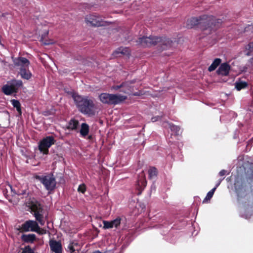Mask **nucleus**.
<instances>
[{
    "label": "nucleus",
    "instance_id": "1",
    "mask_svg": "<svg viewBox=\"0 0 253 253\" xmlns=\"http://www.w3.org/2000/svg\"><path fill=\"white\" fill-rule=\"evenodd\" d=\"M221 19H216L213 16L203 15L198 17H192L187 21V27L192 28L198 24L202 25L205 27L204 29H216L221 24Z\"/></svg>",
    "mask_w": 253,
    "mask_h": 253
},
{
    "label": "nucleus",
    "instance_id": "2",
    "mask_svg": "<svg viewBox=\"0 0 253 253\" xmlns=\"http://www.w3.org/2000/svg\"><path fill=\"white\" fill-rule=\"evenodd\" d=\"M136 42L137 45L143 47L158 45L162 49H167L169 48L172 44V41L169 39L155 36L140 37L136 40Z\"/></svg>",
    "mask_w": 253,
    "mask_h": 253
},
{
    "label": "nucleus",
    "instance_id": "3",
    "mask_svg": "<svg viewBox=\"0 0 253 253\" xmlns=\"http://www.w3.org/2000/svg\"><path fill=\"white\" fill-rule=\"evenodd\" d=\"M73 98L77 107L81 113L88 116L95 114V105L92 99L87 96L83 97L78 94H73Z\"/></svg>",
    "mask_w": 253,
    "mask_h": 253
},
{
    "label": "nucleus",
    "instance_id": "4",
    "mask_svg": "<svg viewBox=\"0 0 253 253\" xmlns=\"http://www.w3.org/2000/svg\"><path fill=\"white\" fill-rule=\"evenodd\" d=\"M14 68L19 70L18 73L21 78L25 80H29L32 76L29 70L30 61L25 57H19L12 58Z\"/></svg>",
    "mask_w": 253,
    "mask_h": 253
},
{
    "label": "nucleus",
    "instance_id": "5",
    "mask_svg": "<svg viewBox=\"0 0 253 253\" xmlns=\"http://www.w3.org/2000/svg\"><path fill=\"white\" fill-rule=\"evenodd\" d=\"M98 98L103 104L115 105L124 101L126 99L127 96L119 94L102 93L99 95Z\"/></svg>",
    "mask_w": 253,
    "mask_h": 253
},
{
    "label": "nucleus",
    "instance_id": "6",
    "mask_svg": "<svg viewBox=\"0 0 253 253\" xmlns=\"http://www.w3.org/2000/svg\"><path fill=\"white\" fill-rule=\"evenodd\" d=\"M23 83L21 80H11L2 87V92L7 95L16 93L19 88L22 86Z\"/></svg>",
    "mask_w": 253,
    "mask_h": 253
},
{
    "label": "nucleus",
    "instance_id": "7",
    "mask_svg": "<svg viewBox=\"0 0 253 253\" xmlns=\"http://www.w3.org/2000/svg\"><path fill=\"white\" fill-rule=\"evenodd\" d=\"M37 178L44 185L46 190L51 191L55 188L56 182L52 175L38 176Z\"/></svg>",
    "mask_w": 253,
    "mask_h": 253
},
{
    "label": "nucleus",
    "instance_id": "8",
    "mask_svg": "<svg viewBox=\"0 0 253 253\" xmlns=\"http://www.w3.org/2000/svg\"><path fill=\"white\" fill-rule=\"evenodd\" d=\"M55 140L52 136H48L43 138L39 144V149L43 154L48 153V149L54 144Z\"/></svg>",
    "mask_w": 253,
    "mask_h": 253
},
{
    "label": "nucleus",
    "instance_id": "9",
    "mask_svg": "<svg viewBox=\"0 0 253 253\" xmlns=\"http://www.w3.org/2000/svg\"><path fill=\"white\" fill-rule=\"evenodd\" d=\"M31 209L36 220L41 225H43L45 221L43 215V210L41 206L38 203L33 204Z\"/></svg>",
    "mask_w": 253,
    "mask_h": 253
},
{
    "label": "nucleus",
    "instance_id": "10",
    "mask_svg": "<svg viewBox=\"0 0 253 253\" xmlns=\"http://www.w3.org/2000/svg\"><path fill=\"white\" fill-rule=\"evenodd\" d=\"M86 24L89 26L99 27L103 25L102 18L96 14H88L85 17Z\"/></svg>",
    "mask_w": 253,
    "mask_h": 253
},
{
    "label": "nucleus",
    "instance_id": "11",
    "mask_svg": "<svg viewBox=\"0 0 253 253\" xmlns=\"http://www.w3.org/2000/svg\"><path fill=\"white\" fill-rule=\"evenodd\" d=\"M21 230L22 232L32 231L39 232L40 227L36 221L29 220L21 225Z\"/></svg>",
    "mask_w": 253,
    "mask_h": 253
},
{
    "label": "nucleus",
    "instance_id": "12",
    "mask_svg": "<svg viewBox=\"0 0 253 253\" xmlns=\"http://www.w3.org/2000/svg\"><path fill=\"white\" fill-rule=\"evenodd\" d=\"M134 81H132L131 82H125L123 83L120 85H117L113 87V89L115 90H118L121 88L120 91L123 92L125 93L129 94L131 92V86L130 84L134 83Z\"/></svg>",
    "mask_w": 253,
    "mask_h": 253
},
{
    "label": "nucleus",
    "instance_id": "13",
    "mask_svg": "<svg viewBox=\"0 0 253 253\" xmlns=\"http://www.w3.org/2000/svg\"><path fill=\"white\" fill-rule=\"evenodd\" d=\"M146 180L144 174L143 172L139 175L137 182L136 188L139 190L138 194H140L142 191L146 186Z\"/></svg>",
    "mask_w": 253,
    "mask_h": 253
},
{
    "label": "nucleus",
    "instance_id": "14",
    "mask_svg": "<svg viewBox=\"0 0 253 253\" xmlns=\"http://www.w3.org/2000/svg\"><path fill=\"white\" fill-rule=\"evenodd\" d=\"M49 246L51 250L54 253H62V246L59 242L50 240Z\"/></svg>",
    "mask_w": 253,
    "mask_h": 253
},
{
    "label": "nucleus",
    "instance_id": "15",
    "mask_svg": "<svg viewBox=\"0 0 253 253\" xmlns=\"http://www.w3.org/2000/svg\"><path fill=\"white\" fill-rule=\"evenodd\" d=\"M230 70V65L226 63H224L221 64L220 65L216 72L218 75L222 76H227L228 75Z\"/></svg>",
    "mask_w": 253,
    "mask_h": 253
},
{
    "label": "nucleus",
    "instance_id": "16",
    "mask_svg": "<svg viewBox=\"0 0 253 253\" xmlns=\"http://www.w3.org/2000/svg\"><path fill=\"white\" fill-rule=\"evenodd\" d=\"M81 246L76 241L71 242L68 247L67 251L70 253H79Z\"/></svg>",
    "mask_w": 253,
    "mask_h": 253
},
{
    "label": "nucleus",
    "instance_id": "17",
    "mask_svg": "<svg viewBox=\"0 0 253 253\" xmlns=\"http://www.w3.org/2000/svg\"><path fill=\"white\" fill-rule=\"evenodd\" d=\"M89 126L86 123H82L80 130V135L82 137L85 138L89 133Z\"/></svg>",
    "mask_w": 253,
    "mask_h": 253
},
{
    "label": "nucleus",
    "instance_id": "18",
    "mask_svg": "<svg viewBox=\"0 0 253 253\" xmlns=\"http://www.w3.org/2000/svg\"><path fill=\"white\" fill-rule=\"evenodd\" d=\"M163 125L164 127L170 128L171 131L176 135H178L181 132L180 127L177 126L167 122L164 124Z\"/></svg>",
    "mask_w": 253,
    "mask_h": 253
},
{
    "label": "nucleus",
    "instance_id": "19",
    "mask_svg": "<svg viewBox=\"0 0 253 253\" xmlns=\"http://www.w3.org/2000/svg\"><path fill=\"white\" fill-rule=\"evenodd\" d=\"M21 239L25 242L33 243L36 240V235L33 234L23 235Z\"/></svg>",
    "mask_w": 253,
    "mask_h": 253
},
{
    "label": "nucleus",
    "instance_id": "20",
    "mask_svg": "<svg viewBox=\"0 0 253 253\" xmlns=\"http://www.w3.org/2000/svg\"><path fill=\"white\" fill-rule=\"evenodd\" d=\"M119 54H128L129 49L127 47H120L118 48L114 53V54L116 56H119Z\"/></svg>",
    "mask_w": 253,
    "mask_h": 253
},
{
    "label": "nucleus",
    "instance_id": "21",
    "mask_svg": "<svg viewBox=\"0 0 253 253\" xmlns=\"http://www.w3.org/2000/svg\"><path fill=\"white\" fill-rule=\"evenodd\" d=\"M248 84L247 82L239 80L235 83V88L238 90H240L247 86Z\"/></svg>",
    "mask_w": 253,
    "mask_h": 253
},
{
    "label": "nucleus",
    "instance_id": "22",
    "mask_svg": "<svg viewBox=\"0 0 253 253\" xmlns=\"http://www.w3.org/2000/svg\"><path fill=\"white\" fill-rule=\"evenodd\" d=\"M79 125V122L75 119L71 120L68 125V128L71 130H75Z\"/></svg>",
    "mask_w": 253,
    "mask_h": 253
},
{
    "label": "nucleus",
    "instance_id": "23",
    "mask_svg": "<svg viewBox=\"0 0 253 253\" xmlns=\"http://www.w3.org/2000/svg\"><path fill=\"white\" fill-rule=\"evenodd\" d=\"M221 61V60L219 58H216L215 59H214L212 64L209 67L208 70L210 72L214 71L217 68V67L220 64Z\"/></svg>",
    "mask_w": 253,
    "mask_h": 253
},
{
    "label": "nucleus",
    "instance_id": "24",
    "mask_svg": "<svg viewBox=\"0 0 253 253\" xmlns=\"http://www.w3.org/2000/svg\"><path fill=\"white\" fill-rule=\"evenodd\" d=\"M11 102L13 106L16 108L19 114L21 115L22 111L21 109V105L19 101L17 100L12 99L11 100Z\"/></svg>",
    "mask_w": 253,
    "mask_h": 253
},
{
    "label": "nucleus",
    "instance_id": "25",
    "mask_svg": "<svg viewBox=\"0 0 253 253\" xmlns=\"http://www.w3.org/2000/svg\"><path fill=\"white\" fill-rule=\"evenodd\" d=\"M157 173V170L154 167H151L148 170L149 176V178L151 179L154 178L155 177H156Z\"/></svg>",
    "mask_w": 253,
    "mask_h": 253
},
{
    "label": "nucleus",
    "instance_id": "26",
    "mask_svg": "<svg viewBox=\"0 0 253 253\" xmlns=\"http://www.w3.org/2000/svg\"><path fill=\"white\" fill-rule=\"evenodd\" d=\"M216 190V187H214L208 193L207 195L203 201V203L205 202L206 201L210 200L211 197L213 196L214 191Z\"/></svg>",
    "mask_w": 253,
    "mask_h": 253
},
{
    "label": "nucleus",
    "instance_id": "27",
    "mask_svg": "<svg viewBox=\"0 0 253 253\" xmlns=\"http://www.w3.org/2000/svg\"><path fill=\"white\" fill-rule=\"evenodd\" d=\"M121 219L120 217H117L115 219L112 220L111 222L113 228L118 227V226H119L121 223Z\"/></svg>",
    "mask_w": 253,
    "mask_h": 253
},
{
    "label": "nucleus",
    "instance_id": "28",
    "mask_svg": "<svg viewBox=\"0 0 253 253\" xmlns=\"http://www.w3.org/2000/svg\"><path fill=\"white\" fill-rule=\"evenodd\" d=\"M247 50H249L246 53V55L249 56L250 55V52L253 51V42L249 43L246 47Z\"/></svg>",
    "mask_w": 253,
    "mask_h": 253
},
{
    "label": "nucleus",
    "instance_id": "29",
    "mask_svg": "<svg viewBox=\"0 0 253 253\" xmlns=\"http://www.w3.org/2000/svg\"><path fill=\"white\" fill-rule=\"evenodd\" d=\"M103 223L104 229H109L113 228L111 221H108L104 220L103 221Z\"/></svg>",
    "mask_w": 253,
    "mask_h": 253
},
{
    "label": "nucleus",
    "instance_id": "30",
    "mask_svg": "<svg viewBox=\"0 0 253 253\" xmlns=\"http://www.w3.org/2000/svg\"><path fill=\"white\" fill-rule=\"evenodd\" d=\"M22 253H35L34 251L29 246L25 247L22 251Z\"/></svg>",
    "mask_w": 253,
    "mask_h": 253
},
{
    "label": "nucleus",
    "instance_id": "31",
    "mask_svg": "<svg viewBox=\"0 0 253 253\" xmlns=\"http://www.w3.org/2000/svg\"><path fill=\"white\" fill-rule=\"evenodd\" d=\"M18 195H25L27 194V188L26 187L22 190H18L17 192H15Z\"/></svg>",
    "mask_w": 253,
    "mask_h": 253
},
{
    "label": "nucleus",
    "instance_id": "32",
    "mask_svg": "<svg viewBox=\"0 0 253 253\" xmlns=\"http://www.w3.org/2000/svg\"><path fill=\"white\" fill-rule=\"evenodd\" d=\"M78 191L79 192L84 193L86 191V186L84 184H81L79 186Z\"/></svg>",
    "mask_w": 253,
    "mask_h": 253
},
{
    "label": "nucleus",
    "instance_id": "33",
    "mask_svg": "<svg viewBox=\"0 0 253 253\" xmlns=\"http://www.w3.org/2000/svg\"><path fill=\"white\" fill-rule=\"evenodd\" d=\"M227 171L224 170V169H223V170H221L219 172V175L220 176H224V175L226 174V173Z\"/></svg>",
    "mask_w": 253,
    "mask_h": 253
},
{
    "label": "nucleus",
    "instance_id": "34",
    "mask_svg": "<svg viewBox=\"0 0 253 253\" xmlns=\"http://www.w3.org/2000/svg\"><path fill=\"white\" fill-rule=\"evenodd\" d=\"M160 119V118L159 116H157V117L152 118L151 120L153 122H155L158 121Z\"/></svg>",
    "mask_w": 253,
    "mask_h": 253
},
{
    "label": "nucleus",
    "instance_id": "35",
    "mask_svg": "<svg viewBox=\"0 0 253 253\" xmlns=\"http://www.w3.org/2000/svg\"><path fill=\"white\" fill-rule=\"evenodd\" d=\"M222 179H220L219 180L218 182H217V183L216 184L215 186L214 187H216V189L217 188V187L220 185L221 181H222Z\"/></svg>",
    "mask_w": 253,
    "mask_h": 253
},
{
    "label": "nucleus",
    "instance_id": "36",
    "mask_svg": "<svg viewBox=\"0 0 253 253\" xmlns=\"http://www.w3.org/2000/svg\"><path fill=\"white\" fill-rule=\"evenodd\" d=\"M235 189H236V191L237 193H238V194H239V192H240V189H239V188H238V187H237L236 186L235 187Z\"/></svg>",
    "mask_w": 253,
    "mask_h": 253
},
{
    "label": "nucleus",
    "instance_id": "37",
    "mask_svg": "<svg viewBox=\"0 0 253 253\" xmlns=\"http://www.w3.org/2000/svg\"><path fill=\"white\" fill-rule=\"evenodd\" d=\"M139 95H140V93L139 92H135L133 94V95H134V96H138Z\"/></svg>",
    "mask_w": 253,
    "mask_h": 253
},
{
    "label": "nucleus",
    "instance_id": "38",
    "mask_svg": "<svg viewBox=\"0 0 253 253\" xmlns=\"http://www.w3.org/2000/svg\"><path fill=\"white\" fill-rule=\"evenodd\" d=\"M53 42H51V43H52ZM50 44V43L49 42H44V44H46V45H47V44Z\"/></svg>",
    "mask_w": 253,
    "mask_h": 253
},
{
    "label": "nucleus",
    "instance_id": "39",
    "mask_svg": "<svg viewBox=\"0 0 253 253\" xmlns=\"http://www.w3.org/2000/svg\"><path fill=\"white\" fill-rule=\"evenodd\" d=\"M8 186L9 187V188H10V189L11 190V191H12V187L11 185H9Z\"/></svg>",
    "mask_w": 253,
    "mask_h": 253
},
{
    "label": "nucleus",
    "instance_id": "40",
    "mask_svg": "<svg viewBox=\"0 0 253 253\" xmlns=\"http://www.w3.org/2000/svg\"><path fill=\"white\" fill-rule=\"evenodd\" d=\"M101 253V252H100L99 251H95L94 252V253Z\"/></svg>",
    "mask_w": 253,
    "mask_h": 253
},
{
    "label": "nucleus",
    "instance_id": "41",
    "mask_svg": "<svg viewBox=\"0 0 253 253\" xmlns=\"http://www.w3.org/2000/svg\"><path fill=\"white\" fill-rule=\"evenodd\" d=\"M91 137H92V136L91 135H89V136H88V139H91Z\"/></svg>",
    "mask_w": 253,
    "mask_h": 253
},
{
    "label": "nucleus",
    "instance_id": "42",
    "mask_svg": "<svg viewBox=\"0 0 253 253\" xmlns=\"http://www.w3.org/2000/svg\"><path fill=\"white\" fill-rule=\"evenodd\" d=\"M242 216H243V217H244L246 218H248V217L247 216H243V215H242Z\"/></svg>",
    "mask_w": 253,
    "mask_h": 253
},
{
    "label": "nucleus",
    "instance_id": "43",
    "mask_svg": "<svg viewBox=\"0 0 253 253\" xmlns=\"http://www.w3.org/2000/svg\"><path fill=\"white\" fill-rule=\"evenodd\" d=\"M153 187H154V188H155V185H154V184H153V185H152V188Z\"/></svg>",
    "mask_w": 253,
    "mask_h": 253
},
{
    "label": "nucleus",
    "instance_id": "44",
    "mask_svg": "<svg viewBox=\"0 0 253 253\" xmlns=\"http://www.w3.org/2000/svg\"><path fill=\"white\" fill-rule=\"evenodd\" d=\"M45 34H46V35H47V34H48V31H46V33H45Z\"/></svg>",
    "mask_w": 253,
    "mask_h": 253
}]
</instances>
